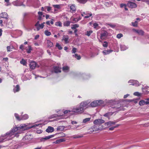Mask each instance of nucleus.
Listing matches in <instances>:
<instances>
[{
    "label": "nucleus",
    "instance_id": "f257e3e1",
    "mask_svg": "<svg viewBox=\"0 0 149 149\" xmlns=\"http://www.w3.org/2000/svg\"><path fill=\"white\" fill-rule=\"evenodd\" d=\"M36 125L30 127H28L25 124H22L18 127H16L9 132H7L5 134L2 135V138L0 139V143L4 141L12 139L14 137L18 136V133H21L25 130L37 126Z\"/></svg>",
    "mask_w": 149,
    "mask_h": 149
},
{
    "label": "nucleus",
    "instance_id": "f03ea898",
    "mask_svg": "<svg viewBox=\"0 0 149 149\" xmlns=\"http://www.w3.org/2000/svg\"><path fill=\"white\" fill-rule=\"evenodd\" d=\"M72 111L77 114H81L84 112L83 108L80 105L74 107L72 109Z\"/></svg>",
    "mask_w": 149,
    "mask_h": 149
},
{
    "label": "nucleus",
    "instance_id": "7ed1b4c3",
    "mask_svg": "<svg viewBox=\"0 0 149 149\" xmlns=\"http://www.w3.org/2000/svg\"><path fill=\"white\" fill-rule=\"evenodd\" d=\"M111 107L115 109V110L116 111L124 110V109L123 107L121 106L120 104L119 103H118L117 104H114V105H112Z\"/></svg>",
    "mask_w": 149,
    "mask_h": 149
},
{
    "label": "nucleus",
    "instance_id": "20e7f679",
    "mask_svg": "<svg viewBox=\"0 0 149 149\" xmlns=\"http://www.w3.org/2000/svg\"><path fill=\"white\" fill-rule=\"evenodd\" d=\"M104 121L101 119H99L95 120L93 122V123L94 125L97 126L100 125L101 124L104 123Z\"/></svg>",
    "mask_w": 149,
    "mask_h": 149
},
{
    "label": "nucleus",
    "instance_id": "39448f33",
    "mask_svg": "<svg viewBox=\"0 0 149 149\" xmlns=\"http://www.w3.org/2000/svg\"><path fill=\"white\" fill-rule=\"evenodd\" d=\"M127 5L128 7L131 8H135L137 6L136 3L130 1H128Z\"/></svg>",
    "mask_w": 149,
    "mask_h": 149
},
{
    "label": "nucleus",
    "instance_id": "423d86ee",
    "mask_svg": "<svg viewBox=\"0 0 149 149\" xmlns=\"http://www.w3.org/2000/svg\"><path fill=\"white\" fill-rule=\"evenodd\" d=\"M89 103V102L87 101L82 102L80 104V106L83 108V110H84L87 107Z\"/></svg>",
    "mask_w": 149,
    "mask_h": 149
},
{
    "label": "nucleus",
    "instance_id": "0eeeda50",
    "mask_svg": "<svg viewBox=\"0 0 149 149\" xmlns=\"http://www.w3.org/2000/svg\"><path fill=\"white\" fill-rule=\"evenodd\" d=\"M128 83L130 85L133 86H139V82L136 80H130L129 81Z\"/></svg>",
    "mask_w": 149,
    "mask_h": 149
},
{
    "label": "nucleus",
    "instance_id": "6e6552de",
    "mask_svg": "<svg viewBox=\"0 0 149 149\" xmlns=\"http://www.w3.org/2000/svg\"><path fill=\"white\" fill-rule=\"evenodd\" d=\"M69 7H70V11L71 13H75L76 10V7L74 4H73L69 5Z\"/></svg>",
    "mask_w": 149,
    "mask_h": 149
},
{
    "label": "nucleus",
    "instance_id": "1a4fd4ad",
    "mask_svg": "<svg viewBox=\"0 0 149 149\" xmlns=\"http://www.w3.org/2000/svg\"><path fill=\"white\" fill-rule=\"evenodd\" d=\"M30 67L31 69L33 70L36 67H39V65H37L36 63L34 61H32L29 64Z\"/></svg>",
    "mask_w": 149,
    "mask_h": 149
},
{
    "label": "nucleus",
    "instance_id": "9d476101",
    "mask_svg": "<svg viewBox=\"0 0 149 149\" xmlns=\"http://www.w3.org/2000/svg\"><path fill=\"white\" fill-rule=\"evenodd\" d=\"M100 101H101L98 100L94 101L90 104V105L92 107H97L100 105L99 103Z\"/></svg>",
    "mask_w": 149,
    "mask_h": 149
},
{
    "label": "nucleus",
    "instance_id": "9b49d317",
    "mask_svg": "<svg viewBox=\"0 0 149 149\" xmlns=\"http://www.w3.org/2000/svg\"><path fill=\"white\" fill-rule=\"evenodd\" d=\"M61 68L59 66H54L53 67V71L55 73L61 72Z\"/></svg>",
    "mask_w": 149,
    "mask_h": 149
},
{
    "label": "nucleus",
    "instance_id": "f8f14e48",
    "mask_svg": "<svg viewBox=\"0 0 149 149\" xmlns=\"http://www.w3.org/2000/svg\"><path fill=\"white\" fill-rule=\"evenodd\" d=\"M133 31L138 33L139 35L141 36L143 35L144 32L142 30L133 29Z\"/></svg>",
    "mask_w": 149,
    "mask_h": 149
},
{
    "label": "nucleus",
    "instance_id": "ddd939ff",
    "mask_svg": "<svg viewBox=\"0 0 149 149\" xmlns=\"http://www.w3.org/2000/svg\"><path fill=\"white\" fill-rule=\"evenodd\" d=\"M54 135H52L48 136H46L45 138H42L40 139V141L41 142H44L46 140L54 137Z\"/></svg>",
    "mask_w": 149,
    "mask_h": 149
},
{
    "label": "nucleus",
    "instance_id": "4468645a",
    "mask_svg": "<svg viewBox=\"0 0 149 149\" xmlns=\"http://www.w3.org/2000/svg\"><path fill=\"white\" fill-rule=\"evenodd\" d=\"M90 130H93L92 132H97L100 130L99 127L95 125L90 128Z\"/></svg>",
    "mask_w": 149,
    "mask_h": 149
},
{
    "label": "nucleus",
    "instance_id": "2eb2a0df",
    "mask_svg": "<svg viewBox=\"0 0 149 149\" xmlns=\"http://www.w3.org/2000/svg\"><path fill=\"white\" fill-rule=\"evenodd\" d=\"M32 136L30 134L26 135L23 138V140L25 141H29L32 139Z\"/></svg>",
    "mask_w": 149,
    "mask_h": 149
},
{
    "label": "nucleus",
    "instance_id": "dca6fc26",
    "mask_svg": "<svg viewBox=\"0 0 149 149\" xmlns=\"http://www.w3.org/2000/svg\"><path fill=\"white\" fill-rule=\"evenodd\" d=\"M0 17L5 18L7 20L8 18V16L7 13L4 12L0 14Z\"/></svg>",
    "mask_w": 149,
    "mask_h": 149
},
{
    "label": "nucleus",
    "instance_id": "f3484780",
    "mask_svg": "<svg viewBox=\"0 0 149 149\" xmlns=\"http://www.w3.org/2000/svg\"><path fill=\"white\" fill-rule=\"evenodd\" d=\"M83 13L84 15H86L84 17L85 18H88L90 17L92 15L91 12H83Z\"/></svg>",
    "mask_w": 149,
    "mask_h": 149
},
{
    "label": "nucleus",
    "instance_id": "a211bd4d",
    "mask_svg": "<svg viewBox=\"0 0 149 149\" xmlns=\"http://www.w3.org/2000/svg\"><path fill=\"white\" fill-rule=\"evenodd\" d=\"M54 130V128L51 126H49L46 129V132L49 133L52 132Z\"/></svg>",
    "mask_w": 149,
    "mask_h": 149
},
{
    "label": "nucleus",
    "instance_id": "6ab92c4d",
    "mask_svg": "<svg viewBox=\"0 0 149 149\" xmlns=\"http://www.w3.org/2000/svg\"><path fill=\"white\" fill-rule=\"evenodd\" d=\"M108 35V33L106 31H105L103 33L101 34L100 38L103 39L104 37H106Z\"/></svg>",
    "mask_w": 149,
    "mask_h": 149
},
{
    "label": "nucleus",
    "instance_id": "aec40b11",
    "mask_svg": "<svg viewBox=\"0 0 149 149\" xmlns=\"http://www.w3.org/2000/svg\"><path fill=\"white\" fill-rule=\"evenodd\" d=\"M69 38L68 35H64L63 37L62 40L65 41V43H67L68 42V40Z\"/></svg>",
    "mask_w": 149,
    "mask_h": 149
},
{
    "label": "nucleus",
    "instance_id": "412c9836",
    "mask_svg": "<svg viewBox=\"0 0 149 149\" xmlns=\"http://www.w3.org/2000/svg\"><path fill=\"white\" fill-rule=\"evenodd\" d=\"M113 113L112 112H108L104 114L103 116H104L106 117L109 119L110 116L113 114Z\"/></svg>",
    "mask_w": 149,
    "mask_h": 149
},
{
    "label": "nucleus",
    "instance_id": "4be33fe9",
    "mask_svg": "<svg viewBox=\"0 0 149 149\" xmlns=\"http://www.w3.org/2000/svg\"><path fill=\"white\" fill-rule=\"evenodd\" d=\"M63 70L65 72H68L69 70V67L67 66H63Z\"/></svg>",
    "mask_w": 149,
    "mask_h": 149
},
{
    "label": "nucleus",
    "instance_id": "5701e85b",
    "mask_svg": "<svg viewBox=\"0 0 149 149\" xmlns=\"http://www.w3.org/2000/svg\"><path fill=\"white\" fill-rule=\"evenodd\" d=\"M20 90L19 86V85H17L13 88V91L14 93L19 91Z\"/></svg>",
    "mask_w": 149,
    "mask_h": 149
},
{
    "label": "nucleus",
    "instance_id": "b1692460",
    "mask_svg": "<svg viewBox=\"0 0 149 149\" xmlns=\"http://www.w3.org/2000/svg\"><path fill=\"white\" fill-rule=\"evenodd\" d=\"M44 25L43 24H41L38 25V26H36V30L37 31H38L40 29H42L44 27Z\"/></svg>",
    "mask_w": 149,
    "mask_h": 149
},
{
    "label": "nucleus",
    "instance_id": "393cba45",
    "mask_svg": "<svg viewBox=\"0 0 149 149\" xmlns=\"http://www.w3.org/2000/svg\"><path fill=\"white\" fill-rule=\"evenodd\" d=\"M29 116L27 114H25L21 116V120H24L29 118Z\"/></svg>",
    "mask_w": 149,
    "mask_h": 149
},
{
    "label": "nucleus",
    "instance_id": "a878e982",
    "mask_svg": "<svg viewBox=\"0 0 149 149\" xmlns=\"http://www.w3.org/2000/svg\"><path fill=\"white\" fill-rule=\"evenodd\" d=\"M65 139L64 138H61L57 140L55 142L56 143H59L65 141Z\"/></svg>",
    "mask_w": 149,
    "mask_h": 149
},
{
    "label": "nucleus",
    "instance_id": "bb28decb",
    "mask_svg": "<svg viewBox=\"0 0 149 149\" xmlns=\"http://www.w3.org/2000/svg\"><path fill=\"white\" fill-rule=\"evenodd\" d=\"M115 123L111 121H109L108 122L105 123L104 125L105 126H110L112 124H114Z\"/></svg>",
    "mask_w": 149,
    "mask_h": 149
},
{
    "label": "nucleus",
    "instance_id": "cd10ccee",
    "mask_svg": "<svg viewBox=\"0 0 149 149\" xmlns=\"http://www.w3.org/2000/svg\"><path fill=\"white\" fill-rule=\"evenodd\" d=\"M113 51L111 50H104L103 51V53L104 55H106L109 54L112 52Z\"/></svg>",
    "mask_w": 149,
    "mask_h": 149
},
{
    "label": "nucleus",
    "instance_id": "c85d7f7f",
    "mask_svg": "<svg viewBox=\"0 0 149 149\" xmlns=\"http://www.w3.org/2000/svg\"><path fill=\"white\" fill-rule=\"evenodd\" d=\"M66 127L65 126H61L58 127L57 130L58 131H62Z\"/></svg>",
    "mask_w": 149,
    "mask_h": 149
},
{
    "label": "nucleus",
    "instance_id": "c756f323",
    "mask_svg": "<svg viewBox=\"0 0 149 149\" xmlns=\"http://www.w3.org/2000/svg\"><path fill=\"white\" fill-rule=\"evenodd\" d=\"M14 115L17 120L18 121L21 120V117H20L19 115L17 113H15Z\"/></svg>",
    "mask_w": 149,
    "mask_h": 149
},
{
    "label": "nucleus",
    "instance_id": "7c9ffc66",
    "mask_svg": "<svg viewBox=\"0 0 149 149\" xmlns=\"http://www.w3.org/2000/svg\"><path fill=\"white\" fill-rule=\"evenodd\" d=\"M120 49L122 51H124L127 49V47L124 45H121L120 46Z\"/></svg>",
    "mask_w": 149,
    "mask_h": 149
},
{
    "label": "nucleus",
    "instance_id": "2f4dec72",
    "mask_svg": "<svg viewBox=\"0 0 149 149\" xmlns=\"http://www.w3.org/2000/svg\"><path fill=\"white\" fill-rule=\"evenodd\" d=\"M70 21H66L63 23V26H70Z\"/></svg>",
    "mask_w": 149,
    "mask_h": 149
},
{
    "label": "nucleus",
    "instance_id": "473e14b6",
    "mask_svg": "<svg viewBox=\"0 0 149 149\" xmlns=\"http://www.w3.org/2000/svg\"><path fill=\"white\" fill-rule=\"evenodd\" d=\"M72 56L73 57H74L77 58L78 60H79L81 59V57L79 55H78V54H75L74 55H72Z\"/></svg>",
    "mask_w": 149,
    "mask_h": 149
},
{
    "label": "nucleus",
    "instance_id": "72a5a7b5",
    "mask_svg": "<svg viewBox=\"0 0 149 149\" xmlns=\"http://www.w3.org/2000/svg\"><path fill=\"white\" fill-rule=\"evenodd\" d=\"M54 20L53 19H52L50 22L49 21H47L46 22V23L47 25L50 26V23H51L52 24H54Z\"/></svg>",
    "mask_w": 149,
    "mask_h": 149
},
{
    "label": "nucleus",
    "instance_id": "f704fd0d",
    "mask_svg": "<svg viewBox=\"0 0 149 149\" xmlns=\"http://www.w3.org/2000/svg\"><path fill=\"white\" fill-rule=\"evenodd\" d=\"M55 25L56 26H62V23L60 21H58L57 22H56L55 24Z\"/></svg>",
    "mask_w": 149,
    "mask_h": 149
},
{
    "label": "nucleus",
    "instance_id": "c9c22d12",
    "mask_svg": "<svg viewBox=\"0 0 149 149\" xmlns=\"http://www.w3.org/2000/svg\"><path fill=\"white\" fill-rule=\"evenodd\" d=\"M79 27V25L78 24H74L72 25L71 27V29H75Z\"/></svg>",
    "mask_w": 149,
    "mask_h": 149
},
{
    "label": "nucleus",
    "instance_id": "e433bc0d",
    "mask_svg": "<svg viewBox=\"0 0 149 149\" xmlns=\"http://www.w3.org/2000/svg\"><path fill=\"white\" fill-rule=\"evenodd\" d=\"M32 50L31 47L29 46L28 47V48L26 49V51L28 53H30L31 52V50Z\"/></svg>",
    "mask_w": 149,
    "mask_h": 149
},
{
    "label": "nucleus",
    "instance_id": "4c0bfd02",
    "mask_svg": "<svg viewBox=\"0 0 149 149\" xmlns=\"http://www.w3.org/2000/svg\"><path fill=\"white\" fill-rule=\"evenodd\" d=\"M47 43L48 47H52L53 46V43L50 40H48Z\"/></svg>",
    "mask_w": 149,
    "mask_h": 149
},
{
    "label": "nucleus",
    "instance_id": "58836bf2",
    "mask_svg": "<svg viewBox=\"0 0 149 149\" xmlns=\"http://www.w3.org/2000/svg\"><path fill=\"white\" fill-rule=\"evenodd\" d=\"M20 63L21 64H22L24 65H26L27 63L26 61L23 59H22V60L20 61Z\"/></svg>",
    "mask_w": 149,
    "mask_h": 149
},
{
    "label": "nucleus",
    "instance_id": "ea45409f",
    "mask_svg": "<svg viewBox=\"0 0 149 149\" xmlns=\"http://www.w3.org/2000/svg\"><path fill=\"white\" fill-rule=\"evenodd\" d=\"M90 119L91 118H86L83 120V122L84 123H86L89 121Z\"/></svg>",
    "mask_w": 149,
    "mask_h": 149
},
{
    "label": "nucleus",
    "instance_id": "a19ab883",
    "mask_svg": "<svg viewBox=\"0 0 149 149\" xmlns=\"http://www.w3.org/2000/svg\"><path fill=\"white\" fill-rule=\"evenodd\" d=\"M45 34L46 36H48L51 35V33L48 30H46L45 31Z\"/></svg>",
    "mask_w": 149,
    "mask_h": 149
},
{
    "label": "nucleus",
    "instance_id": "79ce46f5",
    "mask_svg": "<svg viewBox=\"0 0 149 149\" xmlns=\"http://www.w3.org/2000/svg\"><path fill=\"white\" fill-rule=\"evenodd\" d=\"M139 104L140 105L142 106L145 104V101L141 100L139 101Z\"/></svg>",
    "mask_w": 149,
    "mask_h": 149
},
{
    "label": "nucleus",
    "instance_id": "37998d69",
    "mask_svg": "<svg viewBox=\"0 0 149 149\" xmlns=\"http://www.w3.org/2000/svg\"><path fill=\"white\" fill-rule=\"evenodd\" d=\"M80 3L83 4L85 3L87 1V0H77Z\"/></svg>",
    "mask_w": 149,
    "mask_h": 149
},
{
    "label": "nucleus",
    "instance_id": "c03bdc74",
    "mask_svg": "<svg viewBox=\"0 0 149 149\" xmlns=\"http://www.w3.org/2000/svg\"><path fill=\"white\" fill-rule=\"evenodd\" d=\"M119 126V125H116L115 126H114L112 127L109 128V130H114V128L118 127Z\"/></svg>",
    "mask_w": 149,
    "mask_h": 149
},
{
    "label": "nucleus",
    "instance_id": "a18cd8bd",
    "mask_svg": "<svg viewBox=\"0 0 149 149\" xmlns=\"http://www.w3.org/2000/svg\"><path fill=\"white\" fill-rule=\"evenodd\" d=\"M93 33L92 31L90 30L89 31H87L86 32V35L88 36H90L91 33Z\"/></svg>",
    "mask_w": 149,
    "mask_h": 149
},
{
    "label": "nucleus",
    "instance_id": "49530a36",
    "mask_svg": "<svg viewBox=\"0 0 149 149\" xmlns=\"http://www.w3.org/2000/svg\"><path fill=\"white\" fill-rule=\"evenodd\" d=\"M44 8L45 9H46L48 12L52 10V7L50 6H46Z\"/></svg>",
    "mask_w": 149,
    "mask_h": 149
},
{
    "label": "nucleus",
    "instance_id": "de8ad7c7",
    "mask_svg": "<svg viewBox=\"0 0 149 149\" xmlns=\"http://www.w3.org/2000/svg\"><path fill=\"white\" fill-rule=\"evenodd\" d=\"M132 25L134 27H137V22L136 21L134 22H132Z\"/></svg>",
    "mask_w": 149,
    "mask_h": 149
},
{
    "label": "nucleus",
    "instance_id": "09e8293b",
    "mask_svg": "<svg viewBox=\"0 0 149 149\" xmlns=\"http://www.w3.org/2000/svg\"><path fill=\"white\" fill-rule=\"evenodd\" d=\"M56 47H57L59 49L61 50L62 49V47L58 43H57L56 45Z\"/></svg>",
    "mask_w": 149,
    "mask_h": 149
},
{
    "label": "nucleus",
    "instance_id": "8fccbe9b",
    "mask_svg": "<svg viewBox=\"0 0 149 149\" xmlns=\"http://www.w3.org/2000/svg\"><path fill=\"white\" fill-rule=\"evenodd\" d=\"M123 36V35L121 33H119L116 36L117 38L120 39Z\"/></svg>",
    "mask_w": 149,
    "mask_h": 149
},
{
    "label": "nucleus",
    "instance_id": "3c124183",
    "mask_svg": "<svg viewBox=\"0 0 149 149\" xmlns=\"http://www.w3.org/2000/svg\"><path fill=\"white\" fill-rule=\"evenodd\" d=\"M53 6L55 8L59 9L60 8V6L59 5H54Z\"/></svg>",
    "mask_w": 149,
    "mask_h": 149
},
{
    "label": "nucleus",
    "instance_id": "603ef678",
    "mask_svg": "<svg viewBox=\"0 0 149 149\" xmlns=\"http://www.w3.org/2000/svg\"><path fill=\"white\" fill-rule=\"evenodd\" d=\"M103 46L105 47H107L108 46V43L106 41H104Z\"/></svg>",
    "mask_w": 149,
    "mask_h": 149
},
{
    "label": "nucleus",
    "instance_id": "864d4df0",
    "mask_svg": "<svg viewBox=\"0 0 149 149\" xmlns=\"http://www.w3.org/2000/svg\"><path fill=\"white\" fill-rule=\"evenodd\" d=\"M77 49L75 47H73L72 48V53H75L77 52Z\"/></svg>",
    "mask_w": 149,
    "mask_h": 149
},
{
    "label": "nucleus",
    "instance_id": "5fc2aeb1",
    "mask_svg": "<svg viewBox=\"0 0 149 149\" xmlns=\"http://www.w3.org/2000/svg\"><path fill=\"white\" fill-rule=\"evenodd\" d=\"M7 24V26L8 27L10 28H12V27H13V25L12 24V23H10V24Z\"/></svg>",
    "mask_w": 149,
    "mask_h": 149
},
{
    "label": "nucleus",
    "instance_id": "6e6d98bb",
    "mask_svg": "<svg viewBox=\"0 0 149 149\" xmlns=\"http://www.w3.org/2000/svg\"><path fill=\"white\" fill-rule=\"evenodd\" d=\"M98 26V24L96 23H95L93 24V26L94 29H96Z\"/></svg>",
    "mask_w": 149,
    "mask_h": 149
},
{
    "label": "nucleus",
    "instance_id": "4d7b16f0",
    "mask_svg": "<svg viewBox=\"0 0 149 149\" xmlns=\"http://www.w3.org/2000/svg\"><path fill=\"white\" fill-rule=\"evenodd\" d=\"M134 94V95L137 96H139L140 95V94L138 92H135Z\"/></svg>",
    "mask_w": 149,
    "mask_h": 149
},
{
    "label": "nucleus",
    "instance_id": "13d9d810",
    "mask_svg": "<svg viewBox=\"0 0 149 149\" xmlns=\"http://www.w3.org/2000/svg\"><path fill=\"white\" fill-rule=\"evenodd\" d=\"M10 0H4L5 2L7 3L6 6H8L9 5V1Z\"/></svg>",
    "mask_w": 149,
    "mask_h": 149
},
{
    "label": "nucleus",
    "instance_id": "bf43d9fd",
    "mask_svg": "<svg viewBox=\"0 0 149 149\" xmlns=\"http://www.w3.org/2000/svg\"><path fill=\"white\" fill-rule=\"evenodd\" d=\"M108 25H109L111 27L113 28H114L116 26L115 25L113 24H108Z\"/></svg>",
    "mask_w": 149,
    "mask_h": 149
},
{
    "label": "nucleus",
    "instance_id": "052dcab7",
    "mask_svg": "<svg viewBox=\"0 0 149 149\" xmlns=\"http://www.w3.org/2000/svg\"><path fill=\"white\" fill-rule=\"evenodd\" d=\"M19 49L22 50H23L24 49V45H21L19 47Z\"/></svg>",
    "mask_w": 149,
    "mask_h": 149
},
{
    "label": "nucleus",
    "instance_id": "680f3d73",
    "mask_svg": "<svg viewBox=\"0 0 149 149\" xmlns=\"http://www.w3.org/2000/svg\"><path fill=\"white\" fill-rule=\"evenodd\" d=\"M120 6L121 8H122L124 6H126V5L125 4L121 3L120 4Z\"/></svg>",
    "mask_w": 149,
    "mask_h": 149
},
{
    "label": "nucleus",
    "instance_id": "e2e57ef3",
    "mask_svg": "<svg viewBox=\"0 0 149 149\" xmlns=\"http://www.w3.org/2000/svg\"><path fill=\"white\" fill-rule=\"evenodd\" d=\"M11 47L10 46H8L7 47V49L8 52H10L11 50H10Z\"/></svg>",
    "mask_w": 149,
    "mask_h": 149
},
{
    "label": "nucleus",
    "instance_id": "0e129e2a",
    "mask_svg": "<svg viewBox=\"0 0 149 149\" xmlns=\"http://www.w3.org/2000/svg\"><path fill=\"white\" fill-rule=\"evenodd\" d=\"M42 12L39 11L38 12V15L39 16H42Z\"/></svg>",
    "mask_w": 149,
    "mask_h": 149
},
{
    "label": "nucleus",
    "instance_id": "69168bd1",
    "mask_svg": "<svg viewBox=\"0 0 149 149\" xmlns=\"http://www.w3.org/2000/svg\"><path fill=\"white\" fill-rule=\"evenodd\" d=\"M39 37V35H36L34 39L36 40L38 39Z\"/></svg>",
    "mask_w": 149,
    "mask_h": 149
},
{
    "label": "nucleus",
    "instance_id": "338daca9",
    "mask_svg": "<svg viewBox=\"0 0 149 149\" xmlns=\"http://www.w3.org/2000/svg\"><path fill=\"white\" fill-rule=\"evenodd\" d=\"M70 112V110H65L64 111V114H66L67 113H68V112Z\"/></svg>",
    "mask_w": 149,
    "mask_h": 149
},
{
    "label": "nucleus",
    "instance_id": "774afa93",
    "mask_svg": "<svg viewBox=\"0 0 149 149\" xmlns=\"http://www.w3.org/2000/svg\"><path fill=\"white\" fill-rule=\"evenodd\" d=\"M39 22L38 21L35 24V26L36 27L37 26H38V25H39L40 24H39Z\"/></svg>",
    "mask_w": 149,
    "mask_h": 149
}]
</instances>
